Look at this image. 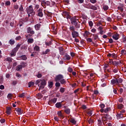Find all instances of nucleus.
<instances>
[{
  "label": "nucleus",
  "instance_id": "obj_1",
  "mask_svg": "<svg viewBox=\"0 0 126 126\" xmlns=\"http://www.w3.org/2000/svg\"><path fill=\"white\" fill-rule=\"evenodd\" d=\"M124 80L122 78H117L113 79L111 81V83L112 85H120L121 83H123Z\"/></svg>",
  "mask_w": 126,
  "mask_h": 126
},
{
  "label": "nucleus",
  "instance_id": "obj_2",
  "mask_svg": "<svg viewBox=\"0 0 126 126\" xmlns=\"http://www.w3.org/2000/svg\"><path fill=\"white\" fill-rule=\"evenodd\" d=\"M20 47H21V44H18L16 47H15L11 52V53L10 54V56L11 57H15V56H16V53L17 52V51H18V50H19V48H20Z\"/></svg>",
  "mask_w": 126,
  "mask_h": 126
},
{
  "label": "nucleus",
  "instance_id": "obj_3",
  "mask_svg": "<svg viewBox=\"0 0 126 126\" xmlns=\"http://www.w3.org/2000/svg\"><path fill=\"white\" fill-rule=\"evenodd\" d=\"M26 11H27V13H31V17H34V15H35V12H34L32 5H30L28 7L26 8Z\"/></svg>",
  "mask_w": 126,
  "mask_h": 126
},
{
  "label": "nucleus",
  "instance_id": "obj_4",
  "mask_svg": "<svg viewBox=\"0 0 126 126\" xmlns=\"http://www.w3.org/2000/svg\"><path fill=\"white\" fill-rule=\"evenodd\" d=\"M63 78V75L62 74H59L57 75L55 78V81L56 82H58L59 81H60L61 80H62Z\"/></svg>",
  "mask_w": 126,
  "mask_h": 126
},
{
  "label": "nucleus",
  "instance_id": "obj_5",
  "mask_svg": "<svg viewBox=\"0 0 126 126\" xmlns=\"http://www.w3.org/2000/svg\"><path fill=\"white\" fill-rule=\"evenodd\" d=\"M70 21L72 25H73L77 22H79V21H78V19L76 18V16L72 17L70 19Z\"/></svg>",
  "mask_w": 126,
  "mask_h": 126
},
{
  "label": "nucleus",
  "instance_id": "obj_6",
  "mask_svg": "<svg viewBox=\"0 0 126 126\" xmlns=\"http://www.w3.org/2000/svg\"><path fill=\"white\" fill-rule=\"evenodd\" d=\"M40 86H42V87L45 88V86L47 85V80L45 79H40Z\"/></svg>",
  "mask_w": 126,
  "mask_h": 126
},
{
  "label": "nucleus",
  "instance_id": "obj_7",
  "mask_svg": "<svg viewBox=\"0 0 126 126\" xmlns=\"http://www.w3.org/2000/svg\"><path fill=\"white\" fill-rule=\"evenodd\" d=\"M37 16H39V17H43L44 14H43V9L39 8L37 10Z\"/></svg>",
  "mask_w": 126,
  "mask_h": 126
},
{
  "label": "nucleus",
  "instance_id": "obj_8",
  "mask_svg": "<svg viewBox=\"0 0 126 126\" xmlns=\"http://www.w3.org/2000/svg\"><path fill=\"white\" fill-rule=\"evenodd\" d=\"M15 111L17 112L18 115H22L23 114V110H22L21 108L17 107L15 108Z\"/></svg>",
  "mask_w": 126,
  "mask_h": 126
},
{
  "label": "nucleus",
  "instance_id": "obj_9",
  "mask_svg": "<svg viewBox=\"0 0 126 126\" xmlns=\"http://www.w3.org/2000/svg\"><path fill=\"white\" fill-rule=\"evenodd\" d=\"M58 100V98H54L52 99H51L48 102L49 105H52L53 104H56L57 103V101Z\"/></svg>",
  "mask_w": 126,
  "mask_h": 126
},
{
  "label": "nucleus",
  "instance_id": "obj_10",
  "mask_svg": "<svg viewBox=\"0 0 126 126\" xmlns=\"http://www.w3.org/2000/svg\"><path fill=\"white\" fill-rule=\"evenodd\" d=\"M71 35L73 38H76L79 36V33L76 31L71 32Z\"/></svg>",
  "mask_w": 126,
  "mask_h": 126
},
{
  "label": "nucleus",
  "instance_id": "obj_11",
  "mask_svg": "<svg viewBox=\"0 0 126 126\" xmlns=\"http://www.w3.org/2000/svg\"><path fill=\"white\" fill-rule=\"evenodd\" d=\"M112 38L114 40L117 41V40H119V39H120V34L118 33H116L113 35Z\"/></svg>",
  "mask_w": 126,
  "mask_h": 126
},
{
  "label": "nucleus",
  "instance_id": "obj_12",
  "mask_svg": "<svg viewBox=\"0 0 126 126\" xmlns=\"http://www.w3.org/2000/svg\"><path fill=\"white\" fill-rule=\"evenodd\" d=\"M71 59L70 56L68 55L67 53L65 54V56L63 57V61H69Z\"/></svg>",
  "mask_w": 126,
  "mask_h": 126
},
{
  "label": "nucleus",
  "instance_id": "obj_13",
  "mask_svg": "<svg viewBox=\"0 0 126 126\" xmlns=\"http://www.w3.org/2000/svg\"><path fill=\"white\" fill-rule=\"evenodd\" d=\"M59 53L61 56L64 55L65 52L63 51L64 49L63 48V47H60L59 48Z\"/></svg>",
  "mask_w": 126,
  "mask_h": 126
},
{
  "label": "nucleus",
  "instance_id": "obj_14",
  "mask_svg": "<svg viewBox=\"0 0 126 126\" xmlns=\"http://www.w3.org/2000/svg\"><path fill=\"white\" fill-rule=\"evenodd\" d=\"M27 33L28 34H35V32L32 30L31 27H28L27 28Z\"/></svg>",
  "mask_w": 126,
  "mask_h": 126
},
{
  "label": "nucleus",
  "instance_id": "obj_15",
  "mask_svg": "<svg viewBox=\"0 0 126 126\" xmlns=\"http://www.w3.org/2000/svg\"><path fill=\"white\" fill-rule=\"evenodd\" d=\"M62 103H63V101H62L61 102H59L56 103V104H55V107L58 108H62V107H63V104H62Z\"/></svg>",
  "mask_w": 126,
  "mask_h": 126
},
{
  "label": "nucleus",
  "instance_id": "obj_16",
  "mask_svg": "<svg viewBox=\"0 0 126 126\" xmlns=\"http://www.w3.org/2000/svg\"><path fill=\"white\" fill-rule=\"evenodd\" d=\"M90 9H93V10H97V9H98L96 6L92 4L90 5Z\"/></svg>",
  "mask_w": 126,
  "mask_h": 126
},
{
  "label": "nucleus",
  "instance_id": "obj_17",
  "mask_svg": "<svg viewBox=\"0 0 126 126\" xmlns=\"http://www.w3.org/2000/svg\"><path fill=\"white\" fill-rule=\"evenodd\" d=\"M22 68H23L22 67V66L21 64H19L16 66V70H17V71H20V70H21V69H22Z\"/></svg>",
  "mask_w": 126,
  "mask_h": 126
},
{
  "label": "nucleus",
  "instance_id": "obj_18",
  "mask_svg": "<svg viewBox=\"0 0 126 126\" xmlns=\"http://www.w3.org/2000/svg\"><path fill=\"white\" fill-rule=\"evenodd\" d=\"M41 27V24H37L34 26V28L35 30L37 31L40 30V28Z\"/></svg>",
  "mask_w": 126,
  "mask_h": 126
},
{
  "label": "nucleus",
  "instance_id": "obj_19",
  "mask_svg": "<svg viewBox=\"0 0 126 126\" xmlns=\"http://www.w3.org/2000/svg\"><path fill=\"white\" fill-rule=\"evenodd\" d=\"M11 108L9 107H7L6 111V113L7 115H10V114H11Z\"/></svg>",
  "mask_w": 126,
  "mask_h": 126
},
{
  "label": "nucleus",
  "instance_id": "obj_20",
  "mask_svg": "<svg viewBox=\"0 0 126 126\" xmlns=\"http://www.w3.org/2000/svg\"><path fill=\"white\" fill-rule=\"evenodd\" d=\"M121 63H122V62H121V61H115L114 62L113 65H120Z\"/></svg>",
  "mask_w": 126,
  "mask_h": 126
},
{
  "label": "nucleus",
  "instance_id": "obj_21",
  "mask_svg": "<svg viewBox=\"0 0 126 126\" xmlns=\"http://www.w3.org/2000/svg\"><path fill=\"white\" fill-rule=\"evenodd\" d=\"M20 65L22 66V67L24 68V67H26V65H27V63L25 62H23L20 63Z\"/></svg>",
  "mask_w": 126,
  "mask_h": 126
},
{
  "label": "nucleus",
  "instance_id": "obj_22",
  "mask_svg": "<svg viewBox=\"0 0 126 126\" xmlns=\"http://www.w3.org/2000/svg\"><path fill=\"white\" fill-rule=\"evenodd\" d=\"M117 118L120 119H122V118H124V114L122 113H118L117 114Z\"/></svg>",
  "mask_w": 126,
  "mask_h": 126
},
{
  "label": "nucleus",
  "instance_id": "obj_23",
  "mask_svg": "<svg viewBox=\"0 0 126 126\" xmlns=\"http://www.w3.org/2000/svg\"><path fill=\"white\" fill-rule=\"evenodd\" d=\"M21 60H22L23 61H26L27 60V57L26 55H22L19 57Z\"/></svg>",
  "mask_w": 126,
  "mask_h": 126
},
{
  "label": "nucleus",
  "instance_id": "obj_24",
  "mask_svg": "<svg viewBox=\"0 0 126 126\" xmlns=\"http://www.w3.org/2000/svg\"><path fill=\"white\" fill-rule=\"evenodd\" d=\"M8 43L11 45V46L13 45L14 44H15V41L12 39H11L9 40Z\"/></svg>",
  "mask_w": 126,
  "mask_h": 126
},
{
  "label": "nucleus",
  "instance_id": "obj_25",
  "mask_svg": "<svg viewBox=\"0 0 126 126\" xmlns=\"http://www.w3.org/2000/svg\"><path fill=\"white\" fill-rule=\"evenodd\" d=\"M57 114L59 116V117H60L62 119H63V113H62V111H58Z\"/></svg>",
  "mask_w": 126,
  "mask_h": 126
},
{
  "label": "nucleus",
  "instance_id": "obj_26",
  "mask_svg": "<svg viewBox=\"0 0 126 126\" xmlns=\"http://www.w3.org/2000/svg\"><path fill=\"white\" fill-rule=\"evenodd\" d=\"M60 82L62 85L66 84V81L64 79H62L60 81Z\"/></svg>",
  "mask_w": 126,
  "mask_h": 126
},
{
  "label": "nucleus",
  "instance_id": "obj_27",
  "mask_svg": "<svg viewBox=\"0 0 126 126\" xmlns=\"http://www.w3.org/2000/svg\"><path fill=\"white\" fill-rule=\"evenodd\" d=\"M69 14V13L66 11H64L63 12L62 15L63 16H65L64 17H66L67 15Z\"/></svg>",
  "mask_w": 126,
  "mask_h": 126
},
{
  "label": "nucleus",
  "instance_id": "obj_28",
  "mask_svg": "<svg viewBox=\"0 0 126 126\" xmlns=\"http://www.w3.org/2000/svg\"><path fill=\"white\" fill-rule=\"evenodd\" d=\"M70 122H71V124H73V125H76V121H75V119L74 118H71Z\"/></svg>",
  "mask_w": 126,
  "mask_h": 126
},
{
  "label": "nucleus",
  "instance_id": "obj_29",
  "mask_svg": "<svg viewBox=\"0 0 126 126\" xmlns=\"http://www.w3.org/2000/svg\"><path fill=\"white\" fill-rule=\"evenodd\" d=\"M64 113H65V114H67V115H69V114H70V109L66 108L64 110Z\"/></svg>",
  "mask_w": 126,
  "mask_h": 126
},
{
  "label": "nucleus",
  "instance_id": "obj_30",
  "mask_svg": "<svg viewBox=\"0 0 126 126\" xmlns=\"http://www.w3.org/2000/svg\"><path fill=\"white\" fill-rule=\"evenodd\" d=\"M50 51L51 50L50 49H47L45 51L42 52V55H47L48 53H50Z\"/></svg>",
  "mask_w": 126,
  "mask_h": 126
},
{
  "label": "nucleus",
  "instance_id": "obj_31",
  "mask_svg": "<svg viewBox=\"0 0 126 126\" xmlns=\"http://www.w3.org/2000/svg\"><path fill=\"white\" fill-rule=\"evenodd\" d=\"M103 118L105 119V120H108V119H110V115L108 114H104Z\"/></svg>",
  "mask_w": 126,
  "mask_h": 126
},
{
  "label": "nucleus",
  "instance_id": "obj_32",
  "mask_svg": "<svg viewBox=\"0 0 126 126\" xmlns=\"http://www.w3.org/2000/svg\"><path fill=\"white\" fill-rule=\"evenodd\" d=\"M45 45H46V46H51V45H53L52 41L45 42Z\"/></svg>",
  "mask_w": 126,
  "mask_h": 126
},
{
  "label": "nucleus",
  "instance_id": "obj_33",
  "mask_svg": "<svg viewBox=\"0 0 126 126\" xmlns=\"http://www.w3.org/2000/svg\"><path fill=\"white\" fill-rule=\"evenodd\" d=\"M69 30L70 31H72V32H74V31H75V27L73 26H70Z\"/></svg>",
  "mask_w": 126,
  "mask_h": 126
},
{
  "label": "nucleus",
  "instance_id": "obj_34",
  "mask_svg": "<svg viewBox=\"0 0 126 126\" xmlns=\"http://www.w3.org/2000/svg\"><path fill=\"white\" fill-rule=\"evenodd\" d=\"M124 108V105L123 104L120 103L118 105V108L120 110H122Z\"/></svg>",
  "mask_w": 126,
  "mask_h": 126
},
{
  "label": "nucleus",
  "instance_id": "obj_35",
  "mask_svg": "<svg viewBox=\"0 0 126 126\" xmlns=\"http://www.w3.org/2000/svg\"><path fill=\"white\" fill-rule=\"evenodd\" d=\"M97 122H98L97 126H102V121L101 120V119H98Z\"/></svg>",
  "mask_w": 126,
  "mask_h": 126
},
{
  "label": "nucleus",
  "instance_id": "obj_36",
  "mask_svg": "<svg viewBox=\"0 0 126 126\" xmlns=\"http://www.w3.org/2000/svg\"><path fill=\"white\" fill-rule=\"evenodd\" d=\"M34 50L36 51V52H38V51H40V47L38 46L37 45H36L34 47Z\"/></svg>",
  "mask_w": 126,
  "mask_h": 126
},
{
  "label": "nucleus",
  "instance_id": "obj_37",
  "mask_svg": "<svg viewBox=\"0 0 126 126\" xmlns=\"http://www.w3.org/2000/svg\"><path fill=\"white\" fill-rule=\"evenodd\" d=\"M19 11H21V12H23L24 11V9H23V6L22 5H21L19 8Z\"/></svg>",
  "mask_w": 126,
  "mask_h": 126
},
{
  "label": "nucleus",
  "instance_id": "obj_38",
  "mask_svg": "<svg viewBox=\"0 0 126 126\" xmlns=\"http://www.w3.org/2000/svg\"><path fill=\"white\" fill-rule=\"evenodd\" d=\"M5 61H6L7 62H10V63H11L12 62V58L10 57H8L5 59Z\"/></svg>",
  "mask_w": 126,
  "mask_h": 126
},
{
  "label": "nucleus",
  "instance_id": "obj_39",
  "mask_svg": "<svg viewBox=\"0 0 126 126\" xmlns=\"http://www.w3.org/2000/svg\"><path fill=\"white\" fill-rule=\"evenodd\" d=\"M111 111V108L107 107V108L104 109V113H108Z\"/></svg>",
  "mask_w": 126,
  "mask_h": 126
},
{
  "label": "nucleus",
  "instance_id": "obj_40",
  "mask_svg": "<svg viewBox=\"0 0 126 126\" xmlns=\"http://www.w3.org/2000/svg\"><path fill=\"white\" fill-rule=\"evenodd\" d=\"M34 42V39L33 38H29L28 39V42L30 43L31 44H32Z\"/></svg>",
  "mask_w": 126,
  "mask_h": 126
},
{
  "label": "nucleus",
  "instance_id": "obj_41",
  "mask_svg": "<svg viewBox=\"0 0 126 126\" xmlns=\"http://www.w3.org/2000/svg\"><path fill=\"white\" fill-rule=\"evenodd\" d=\"M64 91H65V89L64 88L61 87L60 90V92L61 93H64Z\"/></svg>",
  "mask_w": 126,
  "mask_h": 126
},
{
  "label": "nucleus",
  "instance_id": "obj_42",
  "mask_svg": "<svg viewBox=\"0 0 126 126\" xmlns=\"http://www.w3.org/2000/svg\"><path fill=\"white\" fill-rule=\"evenodd\" d=\"M19 7V6L18 5V4H17V3H15L14 4L13 8L14 9H18Z\"/></svg>",
  "mask_w": 126,
  "mask_h": 126
},
{
  "label": "nucleus",
  "instance_id": "obj_43",
  "mask_svg": "<svg viewBox=\"0 0 126 126\" xmlns=\"http://www.w3.org/2000/svg\"><path fill=\"white\" fill-rule=\"evenodd\" d=\"M19 97L20 98H24V97H25V93H23L20 94L19 95Z\"/></svg>",
  "mask_w": 126,
  "mask_h": 126
},
{
  "label": "nucleus",
  "instance_id": "obj_44",
  "mask_svg": "<svg viewBox=\"0 0 126 126\" xmlns=\"http://www.w3.org/2000/svg\"><path fill=\"white\" fill-rule=\"evenodd\" d=\"M53 82H48V87L49 88H52V87H53Z\"/></svg>",
  "mask_w": 126,
  "mask_h": 126
},
{
  "label": "nucleus",
  "instance_id": "obj_45",
  "mask_svg": "<svg viewBox=\"0 0 126 126\" xmlns=\"http://www.w3.org/2000/svg\"><path fill=\"white\" fill-rule=\"evenodd\" d=\"M121 54L123 56L126 55V50H125V49L122 50H121Z\"/></svg>",
  "mask_w": 126,
  "mask_h": 126
},
{
  "label": "nucleus",
  "instance_id": "obj_46",
  "mask_svg": "<svg viewBox=\"0 0 126 126\" xmlns=\"http://www.w3.org/2000/svg\"><path fill=\"white\" fill-rule=\"evenodd\" d=\"M104 10H108L109 9V6L107 5H104L103 7Z\"/></svg>",
  "mask_w": 126,
  "mask_h": 126
},
{
  "label": "nucleus",
  "instance_id": "obj_47",
  "mask_svg": "<svg viewBox=\"0 0 126 126\" xmlns=\"http://www.w3.org/2000/svg\"><path fill=\"white\" fill-rule=\"evenodd\" d=\"M118 71H119V69L118 68V67H116V68H115L114 69H113V72L114 73H117V72H118Z\"/></svg>",
  "mask_w": 126,
  "mask_h": 126
},
{
  "label": "nucleus",
  "instance_id": "obj_48",
  "mask_svg": "<svg viewBox=\"0 0 126 126\" xmlns=\"http://www.w3.org/2000/svg\"><path fill=\"white\" fill-rule=\"evenodd\" d=\"M34 84H35V83H34V82H30L29 83V87H31V86H34Z\"/></svg>",
  "mask_w": 126,
  "mask_h": 126
},
{
  "label": "nucleus",
  "instance_id": "obj_49",
  "mask_svg": "<svg viewBox=\"0 0 126 126\" xmlns=\"http://www.w3.org/2000/svg\"><path fill=\"white\" fill-rule=\"evenodd\" d=\"M108 66H109V65L108 64H105L103 66L104 71H106V70H107V68H108Z\"/></svg>",
  "mask_w": 126,
  "mask_h": 126
},
{
  "label": "nucleus",
  "instance_id": "obj_50",
  "mask_svg": "<svg viewBox=\"0 0 126 126\" xmlns=\"http://www.w3.org/2000/svg\"><path fill=\"white\" fill-rule=\"evenodd\" d=\"M55 86H56V87H61V83L60 82H57L55 83Z\"/></svg>",
  "mask_w": 126,
  "mask_h": 126
},
{
  "label": "nucleus",
  "instance_id": "obj_51",
  "mask_svg": "<svg viewBox=\"0 0 126 126\" xmlns=\"http://www.w3.org/2000/svg\"><path fill=\"white\" fill-rule=\"evenodd\" d=\"M67 71H68V72H72L73 69H72V68L69 67L67 68Z\"/></svg>",
  "mask_w": 126,
  "mask_h": 126
},
{
  "label": "nucleus",
  "instance_id": "obj_52",
  "mask_svg": "<svg viewBox=\"0 0 126 126\" xmlns=\"http://www.w3.org/2000/svg\"><path fill=\"white\" fill-rule=\"evenodd\" d=\"M93 36L94 37V40H97V39H98L99 40V36L96 34H93Z\"/></svg>",
  "mask_w": 126,
  "mask_h": 126
},
{
  "label": "nucleus",
  "instance_id": "obj_53",
  "mask_svg": "<svg viewBox=\"0 0 126 126\" xmlns=\"http://www.w3.org/2000/svg\"><path fill=\"white\" fill-rule=\"evenodd\" d=\"M41 79H38L35 81V85H39V83L40 84Z\"/></svg>",
  "mask_w": 126,
  "mask_h": 126
},
{
  "label": "nucleus",
  "instance_id": "obj_54",
  "mask_svg": "<svg viewBox=\"0 0 126 126\" xmlns=\"http://www.w3.org/2000/svg\"><path fill=\"white\" fill-rule=\"evenodd\" d=\"M5 6H7V5H10V1H6L5 3Z\"/></svg>",
  "mask_w": 126,
  "mask_h": 126
},
{
  "label": "nucleus",
  "instance_id": "obj_55",
  "mask_svg": "<svg viewBox=\"0 0 126 126\" xmlns=\"http://www.w3.org/2000/svg\"><path fill=\"white\" fill-rule=\"evenodd\" d=\"M88 122L90 124H93V120L90 118L89 120H88Z\"/></svg>",
  "mask_w": 126,
  "mask_h": 126
},
{
  "label": "nucleus",
  "instance_id": "obj_56",
  "mask_svg": "<svg viewBox=\"0 0 126 126\" xmlns=\"http://www.w3.org/2000/svg\"><path fill=\"white\" fill-rule=\"evenodd\" d=\"M44 4H46V5H51V2L49 1H47L45 2H44Z\"/></svg>",
  "mask_w": 126,
  "mask_h": 126
},
{
  "label": "nucleus",
  "instance_id": "obj_57",
  "mask_svg": "<svg viewBox=\"0 0 126 126\" xmlns=\"http://www.w3.org/2000/svg\"><path fill=\"white\" fill-rule=\"evenodd\" d=\"M3 83V78L2 77H0V84H2Z\"/></svg>",
  "mask_w": 126,
  "mask_h": 126
},
{
  "label": "nucleus",
  "instance_id": "obj_58",
  "mask_svg": "<svg viewBox=\"0 0 126 126\" xmlns=\"http://www.w3.org/2000/svg\"><path fill=\"white\" fill-rule=\"evenodd\" d=\"M92 110H90L87 112V114L90 117H91L92 116Z\"/></svg>",
  "mask_w": 126,
  "mask_h": 126
},
{
  "label": "nucleus",
  "instance_id": "obj_59",
  "mask_svg": "<svg viewBox=\"0 0 126 126\" xmlns=\"http://www.w3.org/2000/svg\"><path fill=\"white\" fill-rule=\"evenodd\" d=\"M89 25L90 27H92V26H93V22H92V21H89Z\"/></svg>",
  "mask_w": 126,
  "mask_h": 126
},
{
  "label": "nucleus",
  "instance_id": "obj_60",
  "mask_svg": "<svg viewBox=\"0 0 126 126\" xmlns=\"http://www.w3.org/2000/svg\"><path fill=\"white\" fill-rule=\"evenodd\" d=\"M99 106L101 109H104V108H105V104H104V103H101L99 105Z\"/></svg>",
  "mask_w": 126,
  "mask_h": 126
},
{
  "label": "nucleus",
  "instance_id": "obj_61",
  "mask_svg": "<svg viewBox=\"0 0 126 126\" xmlns=\"http://www.w3.org/2000/svg\"><path fill=\"white\" fill-rule=\"evenodd\" d=\"M37 96L38 97H39V98H40V99H42V98H43V95H42L41 94V93H38L37 94Z\"/></svg>",
  "mask_w": 126,
  "mask_h": 126
},
{
  "label": "nucleus",
  "instance_id": "obj_62",
  "mask_svg": "<svg viewBox=\"0 0 126 126\" xmlns=\"http://www.w3.org/2000/svg\"><path fill=\"white\" fill-rule=\"evenodd\" d=\"M82 18H83V19H87V16H86V15L83 14L82 15Z\"/></svg>",
  "mask_w": 126,
  "mask_h": 126
},
{
  "label": "nucleus",
  "instance_id": "obj_63",
  "mask_svg": "<svg viewBox=\"0 0 126 126\" xmlns=\"http://www.w3.org/2000/svg\"><path fill=\"white\" fill-rule=\"evenodd\" d=\"M90 34V32H89L88 31H86L84 33L85 36H88V35H89Z\"/></svg>",
  "mask_w": 126,
  "mask_h": 126
},
{
  "label": "nucleus",
  "instance_id": "obj_64",
  "mask_svg": "<svg viewBox=\"0 0 126 126\" xmlns=\"http://www.w3.org/2000/svg\"><path fill=\"white\" fill-rule=\"evenodd\" d=\"M87 42H89L90 43L92 42V38H87Z\"/></svg>",
  "mask_w": 126,
  "mask_h": 126
}]
</instances>
